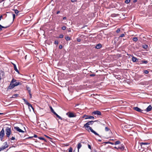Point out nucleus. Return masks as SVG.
Here are the masks:
<instances>
[{
    "label": "nucleus",
    "instance_id": "obj_1",
    "mask_svg": "<svg viewBox=\"0 0 152 152\" xmlns=\"http://www.w3.org/2000/svg\"><path fill=\"white\" fill-rule=\"evenodd\" d=\"M86 129L88 131V132H90V131L91 132H92L95 135H97L99 137H100V136L99 135V134L97 133L90 126L88 127H85Z\"/></svg>",
    "mask_w": 152,
    "mask_h": 152
},
{
    "label": "nucleus",
    "instance_id": "obj_2",
    "mask_svg": "<svg viewBox=\"0 0 152 152\" xmlns=\"http://www.w3.org/2000/svg\"><path fill=\"white\" fill-rule=\"evenodd\" d=\"M150 144L149 143L147 142H140V147L141 148H143L147 149L148 148L149 146H148Z\"/></svg>",
    "mask_w": 152,
    "mask_h": 152
},
{
    "label": "nucleus",
    "instance_id": "obj_3",
    "mask_svg": "<svg viewBox=\"0 0 152 152\" xmlns=\"http://www.w3.org/2000/svg\"><path fill=\"white\" fill-rule=\"evenodd\" d=\"M10 127H6V129L5 130V132L6 134V136L8 137H9L11 133V130L10 128L11 126L10 125Z\"/></svg>",
    "mask_w": 152,
    "mask_h": 152
},
{
    "label": "nucleus",
    "instance_id": "obj_4",
    "mask_svg": "<svg viewBox=\"0 0 152 152\" xmlns=\"http://www.w3.org/2000/svg\"><path fill=\"white\" fill-rule=\"evenodd\" d=\"M66 114L69 118L75 117L76 116L75 114L70 112H68Z\"/></svg>",
    "mask_w": 152,
    "mask_h": 152
},
{
    "label": "nucleus",
    "instance_id": "obj_5",
    "mask_svg": "<svg viewBox=\"0 0 152 152\" xmlns=\"http://www.w3.org/2000/svg\"><path fill=\"white\" fill-rule=\"evenodd\" d=\"M96 121H89L88 122L86 123V124H85L84 125V127H90L89 125H92L94 122Z\"/></svg>",
    "mask_w": 152,
    "mask_h": 152
},
{
    "label": "nucleus",
    "instance_id": "obj_6",
    "mask_svg": "<svg viewBox=\"0 0 152 152\" xmlns=\"http://www.w3.org/2000/svg\"><path fill=\"white\" fill-rule=\"evenodd\" d=\"M4 146L3 145L0 148V151L4 150L8 147V145H7V142H5L4 143Z\"/></svg>",
    "mask_w": 152,
    "mask_h": 152
},
{
    "label": "nucleus",
    "instance_id": "obj_7",
    "mask_svg": "<svg viewBox=\"0 0 152 152\" xmlns=\"http://www.w3.org/2000/svg\"><path fill=\"white\" fill-rule=\"evenodd\" d=\"M4 129L3 128L0 132V139L1 141H2L3 137L4 136Z\"/></svg>",
    "mask_w": 152,
    "mask_h": 152
},
{
    "label": "nucleus",
    "instance_id": "obj_8",
    "mask_svg": "<svg viewBox=\"0 0 152 152\" xmlns=\"http://www.w3.org/2000/svg\"><path fill=\"white\" fill-rule=\"evenodd\" d=\"M14 129L16 131L19 132L24 133V132L20 129L18 126H15L14 127Z\"/></svg>",
    "mask_w": 152,
    "mask_h": 152
},
{
    "label": "nucleus",
    "instance_id": "obj_9",
    "mask_svg": "<svg viewBox=\"0 0 152 152\" xmlns=\"http://www.w3.org/2000/svg\"><path fill=\"white\" fill-rule=\"evenodd\" d=\"M92 114H94V115H101V112L100 111H98V110L95 111H93L92 113Z\"/></svg>",
    "mask_w": 152,
    "mask_h": 152
},
{
    "label": "nucleus",
    "instance_id": "obj_10",
    "mask_svg": "<svg viewBox=\"0 0 152 152\" xmlns=\"http://www.w3.org/2000/svg\"><path fill=\"white\" fill-rule=\"evenodd\" d=\"M133 108V109H134V110H136L137 112H139L142 113H143V111L144 110H142L140 108H139L137 107H134Z\"/></svg>",
    "mask_w": 152,
    "mask_h": 152
},
{
    "label": "nucleus",
    "instance_id": "obj_11",
    "mask_svg": "<svg viewBox=\"0 0 152 152\" xmlns=\"http://www.w3.org/2000/svg\"><path fill=\"white\" fill-rule=\"evenodd\" d=\"M85 118V119H92L94 118V117L93 116H90L89 115H84L83 116V118Z\"/></svg>",
    "mask_w": 152,
    "mask_h": 152
},
{
    "label": "nucleus",
    "instance_id": "obj_12",
    "mask_svg": "<svg viewBox=\"0 0 152 152\" xmlns=\"http://www.w3.org/2000/svg\"><path fill=\"white\" fill-rule=\"evenodd\" d=\"M118 149H120L121 151H123L125 150V146L123 144L120 145L118 147Z\"/></svg>",
    "mask_w": 152,
    "mask_h": 152
},
{
    "label": "nucleus",
    "instance_id": "obj_13",
    "mask_svg": "<svg viewBox=\"0 0 152 152\" xmlns=\"http://www.w3.org/2000/svg\"><path fill=\"white\" fill-rule=\"evenodd\" d=\"M15 87V85L14 84H12V83H10V85L8 87L7 89H12L13 88Z\"/></svg>",
    "mask_w": 152,
    "mask_h": 152
},
{
    "label": "nucleus",
    "instance_id": "obj_14",
    "mask_svg": "<svg viewBox=\"0 0 152 152\" xmlns=\"http://www.w3.org/2000/svg\"><path fill=\"white\" fill-rule=\"evenodd\" d=\"M152 109V107L151 105H149L146 109L145 111L147 112L150 111ZM145 111V110H144Z\"/></svg>",
    "mask_w": 152,
    "mask_h": 152
},
{
    "label": "nucleus",
    "instance_id": "obj_15",
    "mask_svg": "<svg viewBox=\"0 0 152 152\" xmlns=\"http://www.w3.org/2000/svg\"><path fill=\"white\" fill-rule=\"evenodd\" d=\"M102 47V45L101 44L99 43L96 45L95 47V48L97 49H99L100 48Z\"/></svg>",
    "mask_w": 152,
    "mask_h": 152
},
{
    "label": "nucleus",
    "instance_id": "obj_16",
    "mask_svg": "<svg viewBox=\"0 0 152 152\" xmlns=\"http://www.w3.org/2000/svg\"><path fill=\"white\" fill-rule=\"evenodd\" d=\"M132 60L133 62H135L137 61L138 60V59L136 58L135 57L133 56L132 57Z\"/></svg>",
    "mask_w": 152,
    "mask_h": 152
},
{
    "label": "nucleus",
    "instance_id": "obj_17",
    "mask_svg": "<svg viewBox=\"0 0 152 152\" xmlns=\"http://www.w3.org/2000/svg\"><path fill=\"white\" fill-rule=\"evenodd\" d=\"M54 115H55L56 116V117L57 118H58L59 119L61 120L64 121V119H63L61 117H60V116H59L58 115L56 112L55 113H54Z\"/></svg>",
    "mask_w": 152,
    "mask_h": 152
},
{
    "label": "nucleus",
    "instance_id": "obj_18",
    "mask_svg": "<svg viewBox=\"0 0 152 152\" xmlns=\"http://www.w3.org/2000/svg\"><path fill=\"white\" fill-rule=\"evenodd\" d=\"M40 126H42L45 128H46V126L47 125L46 123L44 121L42 122V123L40 124Z\"/></svg>",
    "mask_w": 152,
    "mask_h": 152
},
{
    "label": "nucleus",
    "instance_id": "obj_19",
    "mask_svg": "<svg viewBox=\"0 0 152 152\" xmlns=\"http://www.w3.org/2000/svg\"><path fill=\"white\" fill-rule=\"evenodd\" d=\"M81 146L82 145L81 144V143H79L78 144L77 148L78 152L79 151V150L81 148Z\"/></svg>",
    "mask_w": 152,
    "mask_h": 152
},
{
    "label": "nucleus",
    "instance_id": "obj_20",
    "mask_svg": "<svg viewBox=\"0 0 152 152\" xmlns=\"http://www.w3.org/2000/svg\"><path fill=\"white\" fill-rule=\"evenodd\" d=\"M14 84L15 85V87L19 85H21L22 84V83L19 82H16Z\"/></svg>",
    "mask_w": 152,
    "mask_h": 152
},
{
    "label": "nucleus",
    "instance_id": "obj_21",
    "mask_svg": "<svg viewBox=\"0 0 152 152\" xmlns=\"http://www.w3.org/2000/svg\"><path fill=\"white\" fill-rule=\"evenodd\" d=\"M26 89L28 90L29 93H31V89L29 86H26Z\"/></svg>",
    "mask_w": 152,
    "mask_h": 152
},
{
    "label": "nucleus",
    "instance_id": "obj_22",
    "mask_svg": "<svg viewBox=\"0 0 152 152\" xmlns=\"http://www.w3.org/2000/svg\"><path fill=\"white\" fill-rule=\"evenodd\" d=\"M9 26H8L4 27V26H1V25L0 24V31L2 30V28H6L9 27Z\"/></svg>",
    "mask_w": 152,
    "mask_h": 152
},
{
    "label": "nucleus",
    "instance_id": "obj_23",
    "mask_svg": "<svg viewBox=\"0 0 152 152\" xmlns=\"http://www.w3.org/2000/svg\"><path fill=\"white\" fill-rule=\"evenodd\" d=\"M28 104H27V105L28 106L29 108L30 109V107H31V108H32V109L33 110H34V109L32 105L30 103H29V102L28 103Z\"/></svg>",
    "mask_w": 152,
    "mask_h": 152
},
{
    "label": "nucleus",
    "instance_id": "obj_24",
    "mask_svg": "<svg viewBox=\"0 0 152 152\" xmlns=\"http://www.w3.org/2000/svg\"><path fill=\"white\" fill-rule=\"evenodd\" d=\"M105 131H106V132H108L109 131H110V133H111V134H112V132H111V131H110V129H109V128H108L107 127V126H106L105 127Z\"/></svg>",
    "mask_w": 152,
    "mask_h": 152
},
{
    "label": "nucleus",
    "instance_id": "obj_25",
    "mask_svg": "<svg viewBox=\"0 0 152 152\" xmlns=\"http://www.w3.org/2000/svg\"><path fill=\"white\" fill-rule=\"evenodd\" d=\"M148 63V61L147 60H142L141 61V64H147Z\"/></svg>",
    "mask_w": 152,
    "mask_h": 152
},
{
    "label": "nucleus",
    "instance_id": "obj_26",
    "mask_svg": "<svg viewBox=\"0 0 152 152\" xmlns=\"http://www.w3.org/2000/svg\"><path fill=\"white\" fill-rule=\"evenodd\" d=\"M142 47L145 49H147L148 48V46L147 45H142Z\"/></svg>",
    "mask_w": 152,
    "mask_h": 152
},
{
    "label": "nucleus",
    "instance_id": "obj_27",
    "mask_svg": "<svg viewBox=\"0 0 152 152\" xmlns=\"http://www.w3.org/2000/svg\"><path fill=\"white\" fill-rule=\"evenodd\" d=\"M121 142H120V141L119 140H118L115 141L114 143V144L115 145H117L120 144H121Z\"/></svg>",
    "mask_w": 152,
    "mask_h": 152
},
{
    "label": "nucleus",
    "instance_id": "obj_28",
    "mask_svg": "<svg viewBox=\"0 0 152 152\" xmlns=\"http://www.w3.org/2000/svg\"><path fill=\"white\" fill-rule=\"evenodd\" d=\"M50 109L52 113H53V114L55 113V112L54 111V110L52 108V107L51 106L50 107Z\"/></svg>",
    "mask_w": 152,
    "mask_h": 152
},
{
    "label": "nucleus",
    "instance_id": "obj_29",
    "mask_svg": "<svg viewBox=\"0 0 152 152\" xmlns=\"http://www.w3.org/2000/svg\"><path fill=\"white\" fill-rule=\"evenodd\" d=\"M132 40L133 41L136 42L137 41V37H133L132 39Z\"/></svg>",
    "mask_w": 152,
    "mask_h": 152
},
{
    "label": "nucleus",
    "instance_id": "obj_30",
    "mask_svg": "<svg viewBox=\"0 0 152 152\" xmlns=\"http://www.w3.org/2000/svg\"><path fill=\"white\" fill-rule=\"evenodd\" d=\"M65 39L66 41H69L71 40V38L67 36L65 37Z\"/></svg>",
    "mask_w": 152,
    "mask_h": 152
},
{
    "label": "nucleus",
    "instance_id": "obj_31",
    "mask_svg": "<svg viewBox=\"0 0 152 152\" xmlns=\"http://www.w3.org/2000/svg\"><path fill=\"white\" fill-rule=\"evenodd\" d=\"M16 80L14 79V78H13L12 79V80H11V81L10 83H14L15 82H16Z\"/></svg>",
    "mask_w": 152,
    "mask_h": 152
},
{
    "label": "nucleus",
    "instance_id": "obj_32",
    "mask_svg": "<svg viewBox=\"0 0 152 152\" xmlns=\"http://www.w3.org/2000/svg\"><path fill=\"white\" fill-rule=\"evenodd\" d=\"M14 69L18 73H19V72L18 70L17 69V67H15L14 68Z\"/></svg>",
    "mask_w": 152,
    "mask_h": 152
},
{
    "label": "nucleus",
    "instance_id": "obj_33",
    "mask_svg": "<svg viewBox=\"0 0 152 152\" xmlns=\"http://www.w3.org/2000/svg\"><path fill=\"white\" fill-rule=\"evenodd\" d=\"M19 12L18 10H15V12L16 14L18 15Z\"/></svg>",
    "mask_w": 152,
    "mask_h": 152
},
{
    "label": "nucleus",
    "instance_id": "obj_34",
    "mask_svg": "<svg viewBox=\"0 0 152 152\" xmlns=\"http://www.w3.org/2000/svg\"><path fill=\"white\" fill-rule=\"evenodd\" d=\"M23 100L24 102H25V104L27 105V104H28V102L25 99H23Z\"/></svg>",
    "mask_w": 152,
    "mask_h": 152
},
{
    "label": "nucleus",
    "instance_id": "obj_35",
    "mask_svg": "<svg viewBox=\"0 0 152 152\" xmlns=\"http://www.w3.org/2000/svg\"><path fill=\"white\" fill-rule=\"evenodd\" d=\"M118 14H115V13L113 14L112 15V16L113 17H115L118 15Z\"/></svg>",
    "mask_w": 152,
    "mask_h": 152
},
{
    "label": "nucleus",
    "instance_id": "obj_36",
    "mask_svg": "<svg viewBox=\"0 0 152 152\" xmlns=\"http://www.w3.org/2000/svg\"><path fill=\"white\" fill-rule=\"evenodd\" d=\"M38 138L40 140H44L45 141V139L43 137H39Z\"/></svg>",
    "mask_w": 152,
    "mask_h": 152
},
{
    "label": "nucleus",
    "instance_id": "obj_37",
    "mask_svg": "<svg viewBox=\"0 0 152 152\" xmlns=\"http://www.w3.org/2000/svg\"><path fill=\"white\" fill-rule=\"evenodd\" d=\"M63 37H64V35L62 34H61L59 35L58 38H62Z\"/></svg>",
    "mask_w": 152,
    "mask_h": 152
},
{
    "label": "nucleus",
    "instance_id": "obj_38",
    "mask_svg": "<svg viewBox=\"0 0 152 152\" xmlns=\"http://www.w3.org/2000/svg\"><path fill=\"white\" fill-rule=\"evenodd\" d=\"M130 1V0H126L125 1V3L126 4H128L129 3Z\"/></svg>",
    "mask_w": 152,
    "mask_h": 152
},
{
    "label": "nucleus",
    "instance_id": "obj_39",
    "mask_svg": "<svg viewBox=\"0 0 152 152\" xmlns=\"http://www.w3.org/2000/svg\"><path fill=\"white\" fill-rule=\"evenodd\" d=\"M72 147H70L69 148V152H72Z\"/></svg>",
    "mask_w": 152,
    "mask_h": 152
},
{
    "label": "nucleus",
    "instance_id": "obj_40",
    "mask_svg": "<svg viewBox=\"0 0 152 152\" xmlns=\"http://www.w3.org/2000/svg\"><path fill=\"white\" fill-rule=\"evenodd\" d=\"M66 26H63L62 27L61 29L63 30H65L66 29Z\"/></svg>",
    "mask_w": 152,
    "mask_h": 152
},
{
    "label": "nucleus",
    "instance_id": "obj_41",
    "mask_svg": "<svg viewBox=\"0 0 152 152\" xmlns=\"http://www.w3.org/2000/svg\"><path fill=\"white\" fill-rule=\"evenodd\" d=\"M149 72L147 70H145L144 71V73L145 74H147Z\"/></svg>",
    "mask_w": 152,
    "mask_h": 152
},
{
    "label": "nucleus",
    "instance_id": "obj_42",
    "mask_svg": "<svg viewBox=\"0 0 152 152\" xmlns=\"http://www.w3.org/2000/svg\"><path fill=\"white\" fill-rule=\"evenodd\" d=\"M58 41H57V40L55 41L54 42V44H56V45H58Z\"/></svg>",
    "mask_w": 152,
    "mask_h": 152
},
{
    "label": "nucleus",
    "instance_id": "obj_43",
    "mask_svg": "<svg viewBox=\"0 0 152 152\" xmlns=\"http://www.w3.org/2000/svg\"><path fill=\"white\" fill-rule=\"evenodd\" d=\"M124 35H125L124 34H122L119 36V38L123 37L124 36Z\"/></svg>",
    "mask_w": 152,
    "mask_h": 152
},
{
    "label": "nucleus",
    "instance_id": "obj_44",
    "mask_svg": "<svg viewBox=\"0 0 152 152\" xmlns=\"http://www.w3.org/2000/svg\"><path fill=\"white\" fill-rule=\"evenodd\" d=\"M10 139L11 140H14L15 139V138L14 137H12L11 138H10Z\"/></svg>",
    "mask_w": 152,
    "mask_h": 152
},
{
    "label": "nucleus",
    "instance_id": "obj_45",
    "mask_svg": "<svg viewBox=\"0 0 152 152\" xmlns=\"http://www.w3.org/2000/svg\"><path fill=\"white\" fill-rule=\"evenodd\" d=\"M120 31V29L119 28H118L117 29V30L116 31V32L117 33H119Z\"/></svg>",
    "mask_w": 152,
    "mask_h": 152
},
{
    "label": "nucleus",
    "instance_id": "obj_46",
    "mask_svg": "<svg viewBox=\"0 0 152 152\" xmlns=\"http://www.w3.org/2000/svg\"><path fill=\"white\" fill-rule=\"evenodd\" d=\"M77 40L78 42H80L81 41V39L80 38H77Z\"/></svg>",
    "mask_w": 152,
    "mask_h": 152
},
{
    "label": "nucleus",
    "instance_id": "obj_47",
    "mask_svg": "<svg viewBox=\"0 0 152 152\" xmlns=\"http://www.w3.org/2000/svg\"><path fill=\"white\" fill-rule=\"evenodd\" d=\"M71 1L72 3H74L77 1V0H71Z\"/></svg>",
    "mask_w": 152,
    "mask_h": 152
},
{
    "label": "nucleus",
    "instance_id": "obj_48",
    "mask_svg": "<svg viewBox=\"0 0 152 152\" xmlns=\"http://www.w3.org/2000/svg\"><path fill=\"white\" fill-rule=\"evenodd\" d=\"M18 96V94H14L13 96V97H16V96Z\"/></svg>",
    "mask_w": 152,
    "mask_h": 152
},
{
    "label": "nucleus",
    "instance_id": "obj_49",
    "mask_svg": "<svg viewBox=\"0 0 152 152\" xmlns=\"http://www.w3.org/2000/svg\"><path fill=\"white\" fill-rule=\"evenodd\" d=\"M88 148L89 149H90L91 150V145L89 144H88Z\"/></svg>",
    "mask_w": 152,
    "mask_h": 152
},
{
    "label": "nucleus",
    "instance_id": "obj_50",
    "mask_svg": "<svg viewBox=\"0 0 152 152\" xmlns=\"http://www.w3.org/2000/svg\"><path fill=\"white\" fill-rule=\"evenodd\" d=\"M63 48V46L61 45H60L59 46V48L60 49H62Z\"/></svg>",
    "mask_w": 152,
    "mask_h": 152
},
{
    "label": "nucleus",
    "instance_id": "obj_51",
    "mask_svg": "<svg viewBox=\"0 0 152 152\" xmlns=\"http://www.w3.org/2000/svg\"><path fill=\"white\" fill-rule=\"evenodd\" d=\"M90 76L91 77H94L95 76V74H91L90 75Z\"/></svg>",
    "mask_w": 152,
    "mask_h": 152
},
{
    "label": "nucleus",
    "instance_id": "obj_52",
    "mask_svg": "<svg viewBox=\"0 0 152 152\" xmlns=\"http://www.w3.org/2000/svg\"><path fill=\"white\" fill-rule=\"evenodd\" d=\"M12 15H13V20H14L15 18V15L14 14H13Z\"/></svg>",
    "mask_w": 152,
    "mask_h": 152
},
{
    "label": "nucleus",
    "instance_id": "obj_53",
    "mask_svg": "<svg viewBox=\"0 0 152 152\" xmlns=\"http://www.w3.org/2000/svg\"><path fill=\"white\" fill-rule=\"evenodd\" d=\"M29 96H30V99L31 98H32V94H31V93H29Z\"/></svg>",
    "mask_w": 152,
    "mask_h": 152
},
{
    "label": "nucleus",
    "instance_id": "obj_54",
    "mask_svg": "<svg viewBox=\"0 0 152 152\" xmlns=\"http://www.w3.org/2000/svg\"><path fill=\"white\" fill-rule=\"evenodd\" d=\"M45 136H46V137H47L48 138H49V139H52V138H51L50 137H49L48 136L46 135H45Z\"/></svg>",
    "mask_w": 152,
    "mask_h": 152
},
{
    "label": "nucleus",
    "instance_id": "obj_55",
    "mask_svg": "<svg viewBox=\"0 0 152 152\" xmlns=\"http://www.w3.org/2000/svg\"><path fill=\"white\" fill-rule=\"evenodd\" d=\"M109 143L110 144H111L112 145H113L114 144L115 145L114 143L111 142H109Z\"/></svg>",
    "mask_w": 152,
    "mask_h": 152
},
{
    "label": "nucleus",
    "instance_id": "obj_56",
    "mask_svg": "<svg viewBox=\"0 0 152 152\" xmlns=\"http://www.w3.org/2000/svg\"><path fill=\"white\" fill-rule=\"evenodd\" d=\"M33 137H29L28 138H26V139H31Z\"/></svg>",
    "mask_w": 152,
    "mask_h": 152
},
{
    "label": "nucleus",
    "instance_id": "obj_57",
    "mask_svg": "<svg viewBox=\"0 0 152 152\" xmlns=\"http://www.w3.org/2000/svg\"><path fill=\"white\" fill-rule=\"evenodd\" d=\"M33 137L36 138V137H37V135L34 134V136H33Z\"/></svg>",
    "mask_w": 152,
    "mask_h": 152
},
{
    "label": "nucleus",
    "instance_id": "obj_58",
    "mask_svg": "<svg viewBox=\"0 0 152 152\" xmlns=\"http://www.w3.org/2000/svg\"><path fill=\"white\" fill-rule=\"evenodd\" d=\"M2 18H3V15H1L0 16V21L1 20V19H2Z\"/></svg>",
    "mask_w": 152,
    "mask_h": 152
},
{
    "label": "nucleus",
    "instance_id": "obj_59",
    "mask_svg": "<svg viewBox=\"0 0 152 152\" xmlns=\"http://www.w3.org/2000/svg\"><path fill=\"white\" fill-rule=\"evenodd\" d=\"M66 17H64L63 18V19L64 20H66Z\"/></svg>",
    "mask_w": 152,
    "mask_h": 152
},
{
    "label": "nucleus",
    "instance_id": "obj_60",
    "mask_svg": "<svg viewBox=\"0 0 152 152\" xmlns=\"http://www.w3.org/2000/svg\"><path fill=\"white\" fill-rule=\"evenodd\" d=\"M114 148H115L116 149H117V150L118 149V147H117L115 146V147H114Z\"/></svg>",
    "mask_w": 152,
    "mask_h": 152
},
{
    "label": "nucleus",
    "instance_id": "obj_61",
    "mask_svg": "<svg viewBox=\"0 0 152 152\" xmlns=\"http://www.w3.org/2000/svg\"><path fill=\"white\" fill-rule=\"evenodd\" d=\"M60 12V11H58L56 13H57V14H58Z\"/></svg>",
    "mask_w": 152,
    "mask_h": 152
},
{
    "label": "nucleus",
    "instance_id": "obj_62",
    "mask_svg": "<svg viewBox=\"0 0 152 152\" xmlns=\"http://www.w3.org/2000/svg\"><path fill=\"white\" fill-rule=\"evenodd\" d=\"M137 1V0H134L133 1V2L135 3Z\"/></svg>",
    "mask_w": 152,
    "mask_h": 152
},
{
    "label": "nucleus",
    "instance_id": "obj_63",
    "mask_svg": "<svg viewBox=\"0 0 152 152\" xmlns=\"http://www.w3.org/2000/svg\"><path fill=\"white\" fill-rule=\"evenodd\" d=\"M13 66H14V67H16V65L15 64L13 65Z\"/></svg>",
    "mask_w": 152,
    "mask_h": 152
},
{
    "label": "nucleus",
    "instance_id": "obj_64",
    "mask_svg": "<svg viewBox=\"0 0 152 152\" xmlns=\"http://www.w3.org/2000/svg\"><path fill=\"white\" fill-rule=\"evenodd\" d=\"M2 1H3V0H0V3H1Z\"/></svg>",
    "mask_w": 152,
    "mask_h": 152
}]
</instances>
